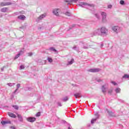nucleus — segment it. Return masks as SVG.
I'll return each instance as SVG.
<instances>
[{
  "instance_id": "1",
  "label": "nucleus",
  "mask_w": 129,
  "mask_h": 129,
  "mask_svg": "<svg viewBox=\"0 0 129 129\" xmlns=\"http://www.w3.org/2000/svg\"><path fill=\"white\" fill-rule=\"evenodd\" d=\"M79 6H80V7H82V8H84L83 6H86V8L88 10H92V9H94V5L89 4L86 3H81L80 4H79Z\"/></svg>"
},
{
  "instance_id": "2",
  "label": "nucleus",
  "mask_w": 129,
  "mask_h": 129,
  "mask_svg": "<svg viewBox=\"0 0 129 129\" xmlns=\"http://www.w3.org/2000/svg\"><path fill=\"white\" fill-rule=\"evenodd\" d=\"M100 30L101 36H106L108 30L104 27H102Z\"/></svg>"
},
{
  "instance_id": "3",
  "label": "nucleus",
  "mask_w": 129,
  "mask_h": 129,
  "mask_svg": "<svg viewBox=\"0 0 129 129\" xmlns=\"http://www.w3.org/2000/svg\"><path fill=\"white\" fill-rule=\"evenodd\" d=\"M88 72H92L93 73H96L97 72H99V71H101V69L98 68H95V69H91L88 70Z\"/></svg>"
},
{
  "instance_id": "4",
  "label": "nucleus",
  "mask_w": 129,
  "mask_h": 129,
  "mask_svg": "<svg viewBox=\"0 0 129 129\" xmlns=\"http://www.w3.org/2000/svg\"><path fill=\"white\" fill-rule=\"evenodd\" d=\"M93 36H101V33L100 32V29H97L94 31L92 33Z\"/></svg>"
},
{
  "instance_id": "5",
  "label": "nucleus",
  "mask_w": 129,
  "mask_h": 129,
  "mask_svg": "<svg viewBox=\"0 0 129 129\" xmlns=\"http://www.w3.org/2000/svg\"><path fill=\"white\" fill-rule=\"evenodd\" d=\"M101 15L102 16V21L103 23L106 22V13L101 12Z\"/></svg>"
},
{
  "instance_id": "6",
  "label": "nucleus",
  "mask_w": 129,
  "mask_h": 129,
  "mask_svg": "<svg viewBox=\"0 0 129 129\" xmlns=\"http://www.w3.org/2000/svg\"><path fill=\"white\" fill-rule=\"evenodd\" d=\"M26 119L29 122H34V121H36V118L33 117H28Z\"/></svg>"
},
{
  "instance_id": "7",
  "label": "nucleus",
  "mask_w": 129,
  "mask_h": 129,
  "mask_svg": "<svg viewBox=\"0 0 129 129\" xmlns=\"http://www.w3.org/2000/svg\"><path fill=\"white\" fill-rule=\"evenodd\" d=\"M95 116H96V118H94V119H92L91 120V123L93 124V123H94V122L95 121H96V120H97V119H98V118H99V115H98V113H96L95 114Z\"/></svg>"
},
{
  "instance_id": "8",
  "label": "nucleus",
  "mask_w": 129,
  "mask_h": 129,
  "mask_svg": "<svg viewBox=\"0 0 129 129\" xmlns=\"http://www.w3.org/2000/svg\"><path fill=\"white\" fill-rule=\"evenodd\" d=\"M46 17V14H42L40 15L37 19V22H39V21H41V20H43L44 18Z\"/></svg>"
},
{
  "instance_id": "9",
  "label": "nucleus",
  "mask_w": 129,
  "mask_h": 129,
  "mask_svg": "<svg viewBox=\"0 0 129 129\" xmlns=\"http://www.w3.org/2000/svg\"><path fill=\"white\" fill-rule=\"evenodd\" d=\"M59 11V9H55L53 10L52 13L55 16H59V12H58Z\"/></svg>"
},
{
  "instance_id": "10",
  "label": "nucleus",
  "mask_w": 129,
  "mask_h": 129,
  "mask_svg": "<svg viewBox=\"0 0 129 129\" xmlns=\"http://www.w3.org/2000/svg\"><path fill=\"white\" fill-rule=\"evenodd\" d=\"M17 117H18V119L20 122H23L24 121V119L23 118V116L19 114H17Z\"/></svg>"
},
{
  "instance_id": "11",
  "label": "nucleus",
  "mask_w": 129,
  "mask_h": 129,
  "mask_svg": "<svg viewBox=\"0 0 129 129\" xmlns=\"http://www.w3.org/2000/svg\"><path fill=\"white\" fill-rule=\"evenodd\" d=\"M74 96L76 98H80V97H82V95H81V93H76L74 94Z\"/></svg>"
},
{
  "instance_id": "12",
  "label": "nucleus",
  "mask_w": 129,
  "mask_h": 129,
  "mask_svg": "<svg viewBox=\"0 0 129 129\" xmlns=\"http://www.w3.org/2000/svg\"><path fill=\"white\" fill-rule=\"evenodd\" d=\"M118 29H119L118 26H113L112 28V29L114 31V32H115L116 33L118 32Z\"/></svg>"
},
{
  "instance_id": "13",
  "label": "nucleus",
  "mask_w": 129,
  "mask_h": 129,
  "mask_svg": "<svg viewBox=\"0 0 129 129\" xmlns=\"http://www.w3.org/2000/svg\"><path fill=\"white\" fill-rule=\"evenodd\" d=\"M8 115L10 116V117H13V118H16L17 117V115H16V114L11 112H9Z\"/></svg>"
},
{
  "instance_id": "14",
  "label": "nucleus",
  "mask_w": 129,
  "mask_h": 129,
  "mask_svg": "<svg viewBox=\"0 0 129 129\" xmlns=\"http://www.w3.org/2000/svg\"><path fill=\"white\" fill-rule=\"evenodd\" d=\"M107 111L110 116H115V114L114 112H112V111H109L108 109H107Z\"/></svg>"
},
{
  "instance_id": "15",
  "label": "nucleus",
  "mask_w": 129,
  "mask_h": 129,
  "mask_svg": "<svg viewBox=\"0 0 129 129\" xmlns=\"http://www.w3.org/2000/svg\"><path fill=\"white\" fill-rule=\"evenodd\" d=\"M101 90L103 93H105V92H106V88L105 87V85H104L102 86Z\"/></svg>"
},
{
  "instance_id": "16",
  "label": "nucleus",
  "mask_w": 129,
  "mask_h": 129,
  "mask_svg": "<svg viewBox=\"0 0 129 129\" xmlns=\"http://www.w3.org/2000/svg\"><path fill=\"white\" fill-rule=\"evenodd\" d=\"M18 19H19V20H22V21H24V20L26 19V16L24 15H20L18 17Z\"/></svg>"
},
{
  "instance_id": "17",
  "label": "nucleus",
  "mask_w": 129,
  "mask_h": 129,
  "mask_svg": "<svg viewBox=\"0 0 129 129\" xmlns=\"http://www.w3.org/2000/svg\"><path fill=\"white\" fill-rule=\"evenodd\" d=\"M8 8H4L1 9V12L2 13H7Z\"/></svg>"
},
{
  "instance_id": "18",
  "label": "nucleus",
  "mask_w": 129,
  "mask_h": 129,
  "mask_svg": "<svg viewBox=\"0 0 129 129\" xmlns=\"http://www.w3.org/2000/svg\"><path fill=\"white\" fill-rule=\"evenodd\" d=\"M1 123L3 125H4V124H7V123H11V121H2Z\"/></svg>"
},
{
  "instance_id": "19",
  "label": "nucleus",
  "mask_w": 129,
  "mask_h": 129,
  "mask_svg": "<svg viewBox=\"0 0 129 129\" xmlns=\"http://www.w3.org/2000/svg\"><path fill=\"white\" fill-rule=\"evenodd\" d=\"M73 49V50H75V51H77V52H79V47H77L76 45L74 46Z\"/></svg>"
},
{
  "instance_id": "20",
  "label": "nucleus",
  "mask_w": 129,
  "mask_h": 129,
  "mask_svg": "<svg viewBox=\"0 0 129 129\" xmlns=\"http://www.w3.org/2000/svg\"><path fill=\"white\" fill-rule=\"evenodd\" d=\"M69 98L68 97H65L61 99L62 101H63V102H66V101H68Z\"/></svg>"
},
{
  "instance_id": "21",
  "label": "nucleus",
  "mask_w": 129,
  "mask_h": 129,
  "mask_svg": "<svg viewBox=\"0 0 129 129\" xmlns=\"http://www.w3.org/2000/svg\"><path fill=\"white\" fill-rule=\"evenodd\" d=\"M120 88H117L116 89H115V91L116 93H120Z\"/></svg>"
},
{
  "instance_id": "22",
  "label": "nucleus",
  "mask_w": 129,
  "mask_h": 129,
  "mask_svg": "<svg viewBox=\"0 0 129 129\" xmlns=\"http://www.w3.org/2000/svg\"><path fill=\"white\" fill-rule=\"evenodd\" d=\"M83 49H89L90 48V45H88V44H86L83 46Z\"/></svg>"
},
{
  "instance_id": "23",
  "label": "nucleus",
  "mask_w": 129,
  "mask_h": 129,
  "mask_svg": "<svg viewBox=\"0 0 129 129\" xmlns=\"http://www.w3.org/2000/svg\"><path fill=\"white\" fill-rule=\"evenodd\" d=\"M95 17H96V18H97V19H98V20H99V19H100V16H99V15L98 13H95L94 14Z\"/></svg>"
},
{
  "instance_id": "24",
  "label": "nucleus",
  "mask_w": 129,
  "mask_h": 129,
  "mask_svg": "<svg viewBox=\"0 0 129 129\" xmlns=\"http://www.w3.org/2000/svg\"><path fill=\"white\" fill-rule=\"evenodd\" d=\"M74 62V59H72L71 61L68 62V65H72Z\"/></svg>"
},
{
  "instance_id": "25",
  "label": "nucleus",
  "mask_w": 129,
  "mask_h": 129,
  "mask_svg": "<svg viewBox=\"0 0 129 129\" xmlns=\"http://www.w3.org/2000/svg\"><path fill=\"white\" fill-rule=\"evenodd\" d=\"M122 78H124L125 79H128L129 75L125 74L122 77Z\"/></svg>"
},
{
  "instance_id": "26",
  "label": "nucleus",
  "mask_w": 129,
  "mask_h": 129,
  "mask_svg": "<svg viewBox=\"0 0 129 129\" xmlns=\"http://www.w3.org/2000/svg\"><path fill=\"white\" fill-rule=\"evenodd\" d=\"M47 60L49 63H52L53 62V59L51 57H48Z\"/></svg>"
},
{
  "instance_id": "27",
  "label": "nucleus",
  "mask_w": 129,
  "mask_h": 129,
  "mask_svg": "<svg viewBox=\"0 0 129 129\" xmlns=\"http://www.w3.org/2000/svg\"><path fill=\"white\" fill-rule=\"evenodd\" d=\"M49 50L50 51H52L53 52H56V49H55V48H54L53 47H50L49 48Z\"/></svg>"
},
{
  "instance_id": "28",
  "label": "nucleus",
  "mask_w": 129,
  "mask_h": 129,
  "mask_svg": "<svg viewBox=\"0 0 129 129\" xmlns=\"http://www.w3.org/2000/svg\"><path fill=\"white\" fill-rule=\"evenodd\" d=\"M65 15L66 16H68V17H71V13L69 12H66Z\"/></svg>"
},
{
  "instance_id": "29",
  "label": "nucleus",
  "mask_w": 129,
  "mask_h": 129,
  "mask_svg": "<svg viewBox=\"0 0 129 129\" xmlns=\"http://www.w3.org/2000/svg\"><path fill=\"white\" fill-rule=\"evenodd\" d=\"M1 7H5L6 6V2H2L1 3Z\"/></svg>"
},
{
  "instance_id": "30",
  "label": "nucleus",
  "mask_w": 129,
  "mask_h": 129,
  "mask_svg": "<svg viewBox=\"0 0 129 129\" xmlns=\"http://www.w3.org/2000/svg\"><path fill=\"white\" fill-rule=\"evenodd\" d=\"M15 83H8V85L9 86H10V87H12V86H14V85H15Z\"/></svg>"
},
{
  "instance_id": "31",
  "label": "nucleus",
  "mask_w": 129,
  "mask_h": 129,
  "mask_svg": "<svg viewBox=\"0 0 129 129\" xmlns=\"http://www.w3.org/2000/svg\"><path fill=\"white\" fill-rule=\"evenodd\" d=\"M13 4L11 2H6V6H11Z\"/></svg>"
},
{
  "instance_id": "32",
  "label": "nucleus",
  "mask_w": 129,
  "mask_h": 129,
  "mask_svg": "<svg viewBox=\"0 0 129 129\" xmlns=\"http://www.w3.org/2000/svg\"><path fill=\"white\" fill-rule=\"evenodd\" d=\"M20 56H21V53H18L15 57V59H18V58L20 57Z\"/></svg>"
},
{
  "instance_id": "33",
  "label": "nucleus",
  "mask_w": 129,
  "mask_h": 129,
  "mask_svg": "<svg viewBox=\"0 0 129 129\" xmlns=\"http://www.w3.org/2000/svg\"><path fill=\"white\" fill-rule=\"evenodd\" d=\"M78 2V0H70V3L72 4V3H77Z\"/></svg>"
},
{
  "instance_id": "34",
  "label": "nucleus",
  "mask_w": 129,
  "mask_h": 129,
  "mask_svg": "<svg viewBox=\"0 0 129 129\" xmlns=\"http://www.w3.org/2000/svg\"><path fill=\"white\" fill-rule=\"evenodd\" d=\"M112 89L109 90L108 91V94H111L112 93Z\"/></svg>"
},
{
  "instance_id": "35",
  "label": "nucleus",
  "mask_w": 129,
  "mask_h": 129,
  "mask_svg": "<svg viewBox=\"0 0 129 129\" xmlns=\"http://www.w3.org/2000/svg\"><path fill=\"white\" fill-rule=\"evenodd\" d=\"M120 4L122 5V6H123V5H124V1L123 0H121L120 1Z\"/></svg>"
},
{
  "instance_id": "36",
  "label": "nucleus",
  "mask_w": 129,
  "mask_h": 129,
  "mask_svg": "<svg viewBox=\"0 0 129 129\" xmlns=\"http://www.w3.org/2000/svg\"><path fill=\"white\" fill-rule=\"evenodd\" d=\"M64 2L65 3H68V6L71 4V3H70V0H65Z\"/></svg>"
},
{
  "instance_id": "37",
  "label": "nucleus",
  "mask_w": 129,
  "mask_h": 129,
  "mask_svg": "<svg viewBox=\"0 0 129 129\" xmlns=\"http://www.w3.org/2000/svg\"><path fill=\"white\" fill-rule=\"evenodd\" d=\"M41 115V112H38V113H37L35 115V116H40Z\"/></svg>"
},
{
  "instance_id": "38",
  "label": "nucleus",
  "mask_w": 129,
  "mask_h": 129,
  "mask_svg": "<svg viewBox=\"0 0 129 129\" xmlns=\"http://www.w3.org/2000/svg\"><path fill=\"white\" fill-rule=\"evenodd\" d=\"M13 107L14 108H15V109H17V110L19 109V107L17 105L13 106Z\"/></svg>"
},
{
  "instance_id": "39",
  "label": "nucleus",
  "mask_w": 129,
  "mask_h": 129,
  "mask_svg": "<svg viewBox=\"0 0 129 129\" xmlns=\"http://www.w3.org/2000/svg\"><path fill=\"white\" fill-rule=\"evenodd\" d=\"M20 70H22V69H25V66H24L23 65L21 66L20 67Z\"/></svg>"
},
{
  "instance_id": "40",
  "label": "nucleus",
  "mask_w": 129,
  "mask_h": 129,
  "mask_svg": "<svg viewBox=\"0 0 129 129\" xmlns=\"http://www.w3.org/2000/svg\"><path fill=\"white\" fill-rule=\"evenodd\" d=\"M111 83H112V84H113V85L114 86L117 85V83H116L115 82L112 81Z\"/></svg>"
},
{
  "instance_id": "41",
  "label": "nucleus",
  "mask_w": 129,
  "mask_h": 129,
  "mask_svg": "<svg viewBox=\"0 0 129 129\" xmlns=\"http://www.w3.org/2000/svg\"><path fill=\"white\" fill-rule=\"evenodd\" d=\"M18 53L20 54V55H22V54H24V50H20V52Z\"/></svg>"
},
{
  "instance_id": "42",
  "label": "nucleus",
  "mask_w": 129,
  "mask_h": 129,
  "mask_svg": "<svg viewBox=\"0 0 129 129\" xmlns=\"http://www.w3.org/2000/svg\"><path fill=\"white\" fill-rule=\"evenodd\" d=\"M20 87H21V84H18L17 85V89H19V88H20Z\"/></svg>"
},
{
  "instance_id": "43",
  "label": "nucleus",
  "mask_w": 129,
  "mask_h": 129,
  "mask_svg": "<svg viewBox=\"0 0 129 129\" xmlns=\"http://www.w3.org/2000/svg\"><path fill=\"white\" fill-rule=\"evenodd\" d=\"M28 56H32V55H33V53H32V52H29V53H28Z\"/></svg>"
},
{
  "instance_id": "44",
  "label": "nucleus",
  "mask_w": 129,
  "mask_h": 129,
  "mask_svg": "<svg viewBox=\"0 0 129 129\" xmlns=\"http://www.w3.org/2000/svg\"><path fill=\"white\" fill-rule=\"evenodd\" d=\"M58 106H62V104L60 102L57 103Z\"/></svg>"
},
{
  "instance_id": "45",
  "label": "nucleus",
  "mask_w": 129,
  "mask_h": 129,
  "mask_svg": "<svg viewBox=\"0 0 129 129\" xmlns=\"http://www.w3.org/2000/svg\"><path fill=\"white\" fill-rule=\"evenodd\" d=\"M96 81H97V82H101L102 81V80H100V79H97Z\"/></svg>"
},
{
  "instance_id": "46",
  "label": "nucleus",
  "mask_w": 129,
  "mask_h": 129,
  "mask_svg": "<svg viewBox=\"0 0 129 129\" xmlns=\"http://www.w3.org/2000/svg\"><path fill=\"white\" fill-rule=\"evenodd\" d=\"M112 8V5H108V9H111Z\"/></svg>"
},
{
  "instance_id": "47",
  "label": "nucleus",
  "mask_w": 129,
  "mask_h": 129,
  "mask_svg": "<svg viewBox=\"0 0 129 129\" xmlns=\"http://www.w3.org/2000/svg\"><path fill=\"white\" fill-rule=\"evenodd\" d=\"M18 89H16L15 91L13 92V93H16V92H17V91H18Z\"/></svg>"
},
{
  "instance_id": "48",
  "label": "nucleus",
  "mask_w": 129,
  "mask_h": 129,
  "mask_svg": "<svg viewBox=\"0 0 129 129\" xmlns=\"http://www.w3.org/2000/svg\"><path fill=\"white\" fill-rule=\"evenodd\" d=\"M10 127H11V128H12V129H16V127H15V126H11Z\"/></svg>"
},
{
  "instance_id": "49",
  "label": "nucleus",
  "mask_w": 129,
  "mask_h": 129,
  "mask_svg": "<svg viewBox=\"0 0 129 129\" xmlns=\"http://www.w3.org/2000/svg\"><path fill=\"white\" fill-rule=\"evenodd\" d=\"M4 69H5V67H4L3 68H2L1 69V71H4Z\"/></svg>"
},
{
  "instance_id": "50",
  "label": "nucleus",
  "mask_w": 129,
  "mask_h": 129,
  "mask_svg": "<svg viewBox=\"0 0 129 129\" xmlns=\"http://www.w3.org/2000/svg\"><path fill=\"white\" fill-rule=\"evenodd\" d=\"M103 47V43L101 44V48H102Z\"/></svg>"
},
{
  "instance_id": "51",
  "label": "nucleus",
  "mask_w": 129,
  "mask_h": 129,
  "mask_svg": "<svg viewBox=\"0 0 129 129\" xmlns=\"http://www.w3.org/2000/svg\"><path fill=\"white\" fill-rule=\"evenodd\" d=\"M70 126H71V125H69L68 129H72V127H71Z\"/></svg>"
},
{
  "instance_id": "52",
  "label": "nucleus",
  "mask_w": 129,
  "mask_h": 129,
  "mask_svg": "<svg viewBox=\"0 0 129 129\" xmlns=\"http://www.w3.org/2000/svg\"><path fill=\"white\" fill-rule=\"evenodd\" d=\"M13 97H14V95H12V98H13Z\"/></svg>"
},
{
  "instance_id": "53",
  "label": "nucleus",
  "mask_w": 129,
  "mask_h": 129,
  "mask_svg": "<svg viewBox=\"0 0 129 129\" xmlns=\"http://www.w3.org/2000/svg\"><path fill=\"white\" fill-rule=\"evenodd\" d=\"M73 27H75V25H73Z\"/></svg>"
},
{
  "instance_id": "54",
  "label": "nucleus",
  "mask_w": 129,
  "mask_h": 129,
  "mask_svg": "<svg viewBox=\"0 0 129 129\" xmlns=\"http://www.w3.org/2000/svg\"><path fill=\"white\" fill-rule=\"evenodd\" d=\"M70 29H72L71 27H70Z\"/></svg>"
},
{
  "instance_id": "55",
  "label": "nucleus",
  "mask_w": 129,
  "mask_h": 129,
  "mask_svg": "<svg viewBox=\"0 0 129 129\" xmlns=\"http://www.w3.org/2000/svg\"><path fill=\"white\" fill-rule=\"evenodd\" d=\"M64 122H66V121H64Z\"/></svg>"
}]
</instances>
